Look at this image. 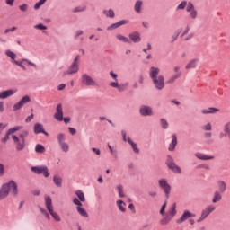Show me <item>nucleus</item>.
Here are the masks:
<instances>
[{
	"label": "nucleus",
	"instance_id": "09e8293b",
	"mask_svg": "<svg viewBox=\"0 0 230 230\" xmlns=\"http://www.w3.org/2000/svg\"><path fill=\"white\" fill-rule=\"evenodd\" d=\"M225 134L230 137V123L225 125Z\"/></svg>",
	"mask_w": 230,
	"mask_h": 230
},
{
	"label": "nucleus",
	"instance_id": "4d7b16f0",
	"mask_svg": "<svg viewBox=\"0 0 230 230\" xmlns=\"http://www.w3.org/2000/svg\"><path fill=\"white\" fill-rule=\"evenodd\" d=\"M74 204H75V206H77V208H82V202L78 200V199H74L73 200Z\"/></svg>",
	"mask_w": 230,
	"mask_h": 230
},
{
	"label": "nucleus",
	"instance_id": "f257e3e1",
	"mask_svg": "<svg viewBox=\"0 0 230 230\" xmlns=\"http://www.w3.org/2000/svg\"><path fill=\"white\" fill-rule=\"evenodd\" d=\"M161 70L157 67L152 66L149 70V76L153 80V84L158 91L164 89V76L158 75Z\"/></svg>",
	"mask_w": 230,
	"mask_h": 230
},
{
	"label": "nucleus",
	"instance_id": "052dcab7",
	"mask_svg": "<svg viewBox=\"0 0 230 230\" xmlns=\"http://www.w3.org/2000/svg\"><path fill=\"white\" fill-rule=\"evenodd\" d=\"M181 34V31H178L174 33L172 36V42H175V40L179 38V35Z\"/></svg>",
	"mask_w": 230,
	"mask_h": 230
},
{
	"label": "nucleus",
	"instance_id": "6ab92c4d",
	"mask_svg": "<svg viewBox=\"0 0 230 230\" xmlns=\"http://www.w3.org/2000/svg\"><path fill=\"white\" fill-rule=\"evenodd\" d=\"M193 217H195V214H192L190 211L186 210L181 215V218L177 220V222H178V224H182V222H186V220H188V218H191Z\"/></svg>",
	"mask_w": 230,
	"mask_h": 230
},
{
	"label": "nucleus",
	"instance_id": "3c124183",
	"mask_svg": "<svg viewBox=\"0 0 230 230\" xmlns=\"http://www.w3.org/2000/svg\"><path fill=\"white\" fill-rule=\"evenodd\" d=\"M34 28H35V30H48V27H46L42 23H39V24L35 25Z\"/></svg>",
	"mask_w": 230,
	"mask_h": 230
},
{
	"label": "nucleus",
	"instance_id": "5701e85b",
	"mask_svg": "<svg viewBox=\"0 0 230 230\" xmlns=\"http://www.w3.org/2000/svg\"><path fill=\"white\" fill-rule=\"evenodd\" d=\"M129 39L132 40V42H141V35L139 32L135 31L129 34Z\"/></svg>",
	"mask_w": 230,
	"mask_h": 230
},
{
	"label": "nucleus",
	"instance_id": "603ef678",
	"mask_svg": "<svg viewBox=\"0 0 230 230\" xmlns=\"http://www.w3.org/2000/svg\"><path fill=\"white\" fill-rule=\"evenodd\" d=\"M164 211H166V202H164L163 204V206L161 207V209H160V215H162L163 217H164V215L166 213H164Z\"/></svg>",
	"mask_w": 230,
	"mask_h": 230
},
{
	"label": "nucleus",
	"instance_id": "338daca9",
	"mask_svg": "<svg viewBox=\"0 0 230 230\" xmlns=\"http://www.w3.org/2000/svg\"><path fill=\"white\" fill-rule=\"evenodd\" d=\"M121 135L123 137V141H128V137H127V132L121 131Z\"/></svg>",
	"mask_w": 230,
	"mask_h": 230
},
{
	"label": "nucleus",
	"instance_id": "0e129e2a",
	"mask_svg": "<svg viewBox=\"0 0 230 230\" xmlns=\"http://www.w3.org/2000/svg\"><path fill=\"white\" fill-rule=\"evenodd\" d=\"M80 35H84V31H77L75 35V39H78Z\"/></svg>",
	"mask_w": 230,
	"mask_h": 230
},
{
	"label": "nucleus",
	"instance_id": "680f3d73",
	"mask_svg": "<svg viewBox=\"0 0 230 230\" xmlns=\"http://www.w3.org/2000/svg\"><path fill=\"white\" fill-rule=\"evenodd\" d=\"M4 175V165L0 164V177H3Z\"/></svg>",
	"mask_w": 230,
	"mask_h": 230
},
{
	"label": "nucleus",
	"instance_id": "9d476101",
	"mask_svg": "<svg viewBox=\"0 0 230 230\" xmlns=\"http://www.w3.org/2000/svg\"><path fill=\"white\" fill-rule=\"evenodd\" d=\"M110 75L111 78H113V80H115L114 82L110 83V87H114L115 89H118L119 93H123L127 87V84H118V75L112 71L110 72Z\"/></svg>",
	"mask_w": 230,
	"mask_h": 230
},
{
	"label": "nucleus",
	"instance_id": "2eb2a0df",
	"mask_svg": "<svg viewBox=\"0 0 230 230\" xmlns=\"http://www.w3.org/2000/svg\"><path fill=\"white\" fill-rule=\"evenodd\" d=\"M139 114L144 117L152 116L154 114V110L148 105H142L139 108Z\"/></svg>",
	"mask_w": 230,
	"mask_h": 230
},
{
	"label": "nucleus",
	"instance_id": "49530a36",
	"mask_svg": "<svg viewBox=\"0 0 230 230\" xmlns=\"http://www.w3.org/2000/svg\"><path fill=\"white\" fill-rule=\"evenodd\" d=\"M187 4H188V2L183 1V2H181V3L176 7V10H184V8H186Z\"/></svg>",
	"mask_w": 230,
	"mask_h": 230
},
{
	"label": "nucleus",
	"instance_id": "f3484780",
	"mask_svg": "<svg viewBox=\"0 0 230 230\" xmlns=\"http://www.w3.org/2000/svg\"><path fill=\"white\" fill-rule=\"evenodd\" d=\"M17 93V89H9L3 92H0V100H6V98H10V96H13V94Z\"/></svg>",
	"mask_w": 230,
	"mask_h": 230
},
{
	"label": "nucleus",
	"instance_id": "f704fd0d",
	"mask_svg": "<svg viewBox=\"0 0 230 230\" xmlns=\"http://www.w3.org/2000/svg\"><path fill=\"white\" fill-rule=\"evenodd\" d=\"M103 14L106 16V17H110V19H114V10L112 9H110V10H104L103 11Z\"/></svg>",
	"mask_w": 230,
	"mask_h": 230
},
{
	"label": "nucleus",
	"instance_id": "423d86ee",
	"mask_svg": "<svg viewBox=\"0 0 230 230\" xmlns=\"http://www.w3.org/2000/svg\"><path fill=\"white\" fill-rule=\"evenodd\" d=\"M165 164L169 170L172 171L173 173L181 174L182 172V170L179 165H177V164H175V161L172 155H167Z\"/></svg>",
	"mask_w": 230,
	"mask_h": 230
},
{
	"label": "nucleus",
	"instance_id": "7c9ffc66",
	"mask_svg": "<svg viewBox=\"0 0 230 230\" xmlns=\"http://www.w3.org/2000/svg\"><path fill=\"white\" fill-rule=\"evenodd\" d=\"M116 39L118 40H119L120 42H125L127 44H130V40L128 38L123 36L122 34H117Z\"/></svg>",
	"mask_w": 230,
	"mask_h": 230
},
{
	"label": "nucleus",
	"instance_id": "a211bd4d",
	"mask_svg": "<svg viewBox=\"0 0 230 230\" xmlns=\"http://www.w3.org/2000/svg\"><path fill=\"white\" fill-rule=\"evenodd\" d=\"M173 71L174 73H176L174 75H172L168 81L167 84H173L175 82V80H177L178 78H181V67L180 66H174L173 67Z\"/></svg>",
	"mask_w": 230,
	"mask_h": 230
},
{
	"label": "nucleus",
	"instance_id": "ea45409f",
	"mask_svg": "<svg viewBox=\"0 0 230 230\" xmlns=\"http://www.w3.org/2000/svg\"><path fill=\"white\" fill-rule=\"evenodd\" d=\"M117 190L119 193V197H120V199L125 198V192H123V185H118L117 186Z\"/></svg>",
	"mask_w": 230,
	"mask_h": 230
},
{
	"label": "nucleus",
	"instance_id": "58836bf2",
	"mask_svg": "<svg viewBox=\"0 0 230 230\" xmlns=\"http://www.w3.org/2000/svg\"><path fill=\"white\" fill-rule=\"evenodd\" d=\"M59 146L62 152H65V153L69 152V144L63 142L62 144H59Z\"/></svg>",
	"mask_w": 230,
	"mask_h": 230
},
{
	"label": "nucleus",
	"instance_id": "a19ab883",
	"mask_svg": "<svg viewBox=\"0 0 230 230\" xmlns=\"http://www.w3.org/2000/svg\"><path fill=\"white\" fill-rule=\"evenodd\" d=\"M160 125H161L162 128H164V130H166V128H168V127H169V124H168V121L166 120V119H161Z\"/></svg>",
	"mask_w": 230,
	"mask_h": 230
},
{
	"label": "nucleus",
	"instance_id": "a878e982",
	"mask_svg": "<svg viewBox=\"0 0 230 230\" xmlns=\"http://www.w3.org/2000/svg\"><path fill=\"white\" fill-rule=\"evenodd\" d=\"M218 108H206L201 110V114H217Z\"/></svg>",
	"mask_w": 230,
	"mask_h": 230
},
{
	"label": "nucleus",
	"instance_id": "2f4dec72",
	"mask_svg": "<svg viewBox=\"0 0 230 230\" xmlns=\"http://www.w3.org/2000/svg\"><path fill=\"white\" fill-rule=\"evenodd\" d=\"M5 55L9 58H11V60H13V64H15V62H17V60H15V58H17V55H15V53L12 52V50H6Z\"/></svg>",
	"mask_w": 230,
	"mask_h": 230
},
{
	"label": "nucleus",
	"instance_id": "f03ea898",
	"mask_svg": "<svg viewBox=\"0 0 230 230\" xmlns=\"http://www.w3.org/2000/svg\"><path fill=\"white\" fill-rule=\"evenodd\" d=\"M12 193L14 197H17V183L15 181H11L8 183L4 184L0 189V200H3V199H6L8 197L9 193Z\"/></svg>",
	"mask_w": 230,
	"mask_h": 230
},
{
	"label": "nucleus",
	"instance_id": "dca6fc26",
	"mask_svg": "<svg viewBox=\"0 0 230 230\" xmlns=\"http://www.w3.org/2000/svg\"><path fill=\"white\" fill-rule=\"evenodd\" d=\"M54 119H57V121H64V110L62 104H58Z\"/></svg>",
	"mask_w": 230,
	"mask_h": 230
},
{
	"label": "nucleus",
	"instance_id": "f8f14e48",
	"mask_svg": "<svg viewBox=\"0 0 230 230\" xmlns=\"http://www.w3.org/2000/svg\"><path fill=\"white\" fill-rule=\"evenodd\" d=\"M14 64L16 66H18L19 67H21V69H22V71H26V66H24V65L22 64H26V66H30L31 67H34L36 69L37 65L26 58H22L21 61H14Z\"/></svg>",
	"mask_w": 230,
	"mask_h": 230
},
{
	"label": "nucleus",
	"instance_id": "393cba45",
	"mask_svg": "<svg viewBox=\"0 0 230 230\" xmlns=\"http://www.w3.org/2000/svg\"><path fill=\"white\" fill-rule=\"evenodd\" d=\"M175 146H177V135L173 134L172 140L170 143L169 147H168L169 152H174Z\"/></svg>",
	"mask_w": 230,
	"mask_h": 230
},
{
	"label": "nucleus",
	"instance_id": "cd10ccee",
	"mask_svg": "<svg viewBox=\"0 0 230 230\" xmlns=\"http://www.w3.org/2000/svg\"><path fill=\"white\" fill-rule=\"evenodd\" d=\"M128 143L131 146L132 150L135 154H139V148H137V144L134 143L130 137H128Z\"/></svg>",
	"mask_w": 230,
	"mask_h": 230
},
{
	"label": "nucleus",
	"instance_id": "b1692460",
	"mask_svg": "<svg viewBox=\"0 0 230 230\" xmlns=\"http://www.w3.org/2000/svg\"><path fill=\"white\" fill-rule=\"evenodd\" d=\"M222 193L223 192H219L218 190L214 191L212 198L213 204H217V202H220V200H222Z\"/></svg>",
	"mask_w": 230,
	"mask_h": 230
},
{
	"label": "nucleus",
	"instance_id": "473e14b6",
	"mask_svg": "<svg viewBox=\"0 0 230 230\" xmlns=\"http://www.w3.org/2000/svg\"><path fill=\"white\" fill-rule=\"evenodd\" d=\"M45 152H46V148L44 147V146L40 144L36 145V147H35L36 154H44Z\"/></svg>",
	"mask_w": 230,
	"mask_h": 230
},
{
	"label": "nucleus",
	"instance_id": "c03bdc74",
	"mask_svg": "<svg viewBox=\"0 0 230 230\" xmlns=\"http://www.w3.org/2000/svg\"><path fill=\"white\" fill-rule=\"evenodd\" d=\"M188 13H190V19H197V15H198L197 10L192 9L190 11H188Z\"/></svg>",
	"mask_w": 230,
	"mask_h": 230
},
{
	"label": "nucleus",
	"instance_id": "774afa93",
	"mask_svg": "<svg viewBox=\"0 0 230 230\" xmlns=\"http://www.w3.org/2000/svg\"><path fill=\"white\" fill-rule=\"evenodd\" d=\"M34 115L31 114L29 117L26 118L25 122L26 123H30V121H31V119H33Z\"/></svg>",
	"mask_w": 230,
	"mask_h": 230
},
{
	"label": "nucleus",
	"instance_id": "39448f33",
	"mask_svg": "<svg viewBox=\"0 0 230 230\" xmlns=\"http://www.w3.org/2000/svg\"><path fill=\"white\" fill-rule=\"evenodd\" d=\"M45 207L54 220H56V222H60V216H58L53 209V201L51 200V197L45 196Z\"/></svg>",
	"mask_w": 230,
	"mask_h": 230
},
{
	"label": "nucleus",
	"instance_id": "4468645a",
	"mask_svg": "<svg viewBox=\"0 0 230 230\" xmlns=\"http://www.w3.org/2000/svg\"><path fill=\"white\" fill-rule=\"evenodd\" d=\"M31 172L37 173L38 175H40V173H42L44 177H49V172L47 166L31 167Z\"/></svg>",
	"mask_w": 230,
	"mask_h": 230
},
{
	"label": "nucleus",
	"instance_id": "5fc2aeb1",
	"mask_svg": "<svg viewBox=\"0 0 230 230\" xmlns=\"http://www.w3.org/2000/svg\"><path fill=\"white\" fill-rule=\"evenodd\" d=\"M187 12H190L191 10H195V6L191 2H189L186 8Z\"/></svg>",
	"mask_w": 230,
	"mask_h": 230
},
{
	"label": "nucleus",
	"instance_id": "c756f323",
	"mask_svg": "<svg viewBox=\"0 0 230 230\" xmlns=\"http://www.w3.org/2000/svg\"><path fill=\"white\" fill-rule=\"evenodd\" d=\"M143 6V1L138 0L135 3L134 10L137 13H141V8Z\"/></svg>",
	"mask_w": 230,
	"mask_h": 230
},
{
	"label": "nucleus",
	"instance_id": "864d4df0",
	"mask_svg": "<svg viewBox=\"0 0 230 230\" xmlns=\"http://www.w3.org/2000/svg\"><path fill=\"white\" fill-rule=\"evenodd\" d=\"M40 213H42V215H44L45 217H47L48 220H49L50 217L48 211H46V209L40 208Z\"/></svg>",
	"mask_w": 230,
	"mask_h": 230
},
{
	"label": "nucleus",
	"instance_id": "8fccbe9b",
	"mask_svg": "<svg viewBox=\"0 0 230 230\" xmlns=\"http://www.w3.org/2000/svg\"><path fill=\"white\" fill-rule=\"evenodd\" d=\"M212 128H213V126H211V123H207L202 127V130H207V131L212 130Z\"/></svg>",
	"mask_w": 230,
	"mask_h": 230
},
{
	"label": "nucleus",
	"instance_id": "1a4fd4ad",
	"mask_svg": "<svg viewBox=\"0 0 230 230\" xmlns=\"http://www.w3.org/2000/svg\"><path fill=\"white\" fill-rule=\"evenodd\" d=\"M80 61V55H77L73 63L71 64V66L68 67V70L66 72H64V76H66V75H76V73H78L79 71V65L78 62Z\"/></svg>",
	"mask_w": 230,
	"mask_h": 230
},
{
	"label": "nucleus",
	"instance_id": "6e6552de",
	"mask_svg": "<svg viewBox=\"0 0 230 230\" xmlns=\"http://www.w3.org/2000/svg\"><path fill=\"white\" fill-rule=\"evenodd\" d=\"M158 186L163 190L166 199H169L170 193H172V186L168 183V180L164 178L158 180Z\"/></svg>",
	"mask_w": 230,
	"mask_h": 230
},
{
	"label": "nucleus",
	"instance_id": "6e6d98bb",
	"mask_svg": "<svg viewBox=\"0 0 230 230\" xmlns=\"http://www.w3.org/2000/svg\"><path fill=\"white\" fill-rule=\"evenodd\" d=\"M19 10H21V12H28V4H23L20 5Z\"/></svg>",
	"mask_w": 230,
	"mask_h": 230
},
{
	"label": "nucleus",
	"instance_id": "bf43d9fd",
	"mask_svg": "<svg viewBox=\"0 0 230 230\" xmlns=\"http://www.w3.org/2000/svg\"><path fill=\"white\" fill-rule=\"evenodd\" d=\"M116 28H119V26H118V22H117V23H113V24L110 25V26L107 28V30H108V31H111V30H116Z\"/></svg>",
	"mask_w": 230,
	"mask_h": 230
},
{
	"label": "nucleus",
	"instance_id": "aec40b11",
	"mask_svg": "<svg viewBox=\"0 0 230 230\" xmlns=\"http://www.w3.org/2000/svg\"><path fill=\"white\" fill-rule=\"evenodd\" d=\"M194 155L195 157H197V159H199L200 161H211L215 159V156H209L200 152H196Z\"/></svg>",
	"mask_w": 230,
	"mask_h": 230
},
{
	"label": "nucleus",
	"instance_id": "69168bd1",
	"mask_svg": "<svg viewBox=\"0 0 230 230\" xmlns=\"http://www.w3.org/2000/svg\"><path fill=\"white\" fill-rule=\"evenodd\" d=\"M92 151H93V153L96 154V155H100V154H102V151H100V149L96 147H93Z\"/></svg>",
	"mask_w": 230,
	"mask_h": 230
},
{
	"label": "nucleus",
	"instance_id": "ddd939ff",
	"mask_svg": "<svg viewBox=\"0 0 230 230\" xmlns=\"http://www.w3.org/2000/svg\"><path fill=\"white\" fill-rule=\"evenodd\" d=\"M31 102V99L30 98V95H24L19 102L13 106V111H19V109H22V107H24L25 103H30Z\"/></svg>",
	"mask_w": 230,
	"mask_h": 230
},
{
	"label": "nucleus",
	"instance_id": "79ce46f5",
	"mask_svg": "<svg viewBox=\"0 0 230 230\" xmlns=\"http://www.w3.org/2000/svg\"><path fill=\"white\" fill-rule=\"evenodd\" d=\"M58 141L59 145H62V143H66V135L63 133H59L58 135Z\"/></svg>",
	"mask_w": 230,
	"mask_h": 230
},
{
	"label": "nucleus",
	"instance_id": "72a5a7b5",
	"mask_svg": "<svg viewBox=\"0 0 230 230\" xmlns=\"http://www.w3.org/2000/svg\"><path fill=\"white\" fill-rule=\"evenodd\" d=\"M77 212L81 217H84V218H87L89 217V214H87V211H85V208H83L82 207H76Z\"/></svg>",
	"mask_w": 230,
	"mask_h": 230
},
{
	"label": "nucleus",
	"instance_id": "4c0bfd02",
	"mask_svg": "<svg viewBox=\"0 0 230 230\" xmlns=\"http://www.w3.org/2000/svg\"><path fill=\"white\" fill-rule=\"evenodd\" d=\"M195 67H197V61L191 60L186 65L185 69H195Z\"/></svg>",
	"mask_w": 230,
	"mask_h": 230
},
{
	"label": "nucleus",
	"instance_id": "9b49d317",
	"mask_svg": "<svg viewBox=\"0 0 230 230\" xmlns=\"http://www.w3.org/2000/svg\"><path fill=\"white\" fill-rule=\"evenodd\" d=\"M215 209H217V207H215V205L207 206L201 211V215H200L199 218L197 220V222H202V221L206 220V217H209V215H211V213H213V211H215Z\"/></svg>",
	"mask_w": 230,
	"mask_h": 230
},
{
	"label": "nucleus",
	"instance_id": "c9c22d12",
	"mask_svg": "<svg viewBox=\"0 0 230 230\" xmlns=\"http://www.w3.org/2000/svg\"><path fill=\"white\" fill-rule=\"evenodd\" d=\"M75 195L78 197L80 202H85V195L82 190L75 191Z\"/></svg>",
	"mask_w": 230,
	"mask_h": 230
},
{
	"label": "nucleus",
	"instance_id": "a18cd8bd",
	"mask_svg": "<svg viewBox=\"0 0 230 230\" xmlns=\"http://www.w3.org/2000/svg\"><path fill=\"white\" fill-rule=\"evenodd\" d=\"M44 3H46V0H40L39 2H37L34 4V10H39V8H40L42 4H44Z\"/></svg>",
	"mask_w": 230,
	"mask_h": 230
},
{
	"label": "nucleus",
	"instance_id": "e2e57ef3",
	"mask_svg": "<svg viewBox=\"0 0 230 230\" xmlns=\"http://www.w3.org/2000/svg\"><path fill=\"white\" fill-rule=\"evenodd\" d=\"M15 30H17V27H12V28H9V29H6L4 31V33H10V31H15Z\"/></svg>",
	"mask_w": 230,
	"mask_h": 230
},
{
	"label": "nucleus",
	"instance_id": "13d9d810",
	"mask_svg": "<svg viewBox=\"0 0 230 230\" xmlns=\"http://www.w3.org/2000/svg\"><path fill=\"white\" fill-rule=\"evenodd\" d=\"M128 22L127 20H122V21L118 22L117 25L119 28V26H125V24H128Z\"/></svg>",
	"mask_w": 230,
	"mask_h": 230
},
{
	"label": "nucleus",
	"instance_id": "0eeeda50",
	"mask_svg": "<svg viewBox=\"0 0 230 230\" xmlns=\"http://www.w3.org/2000/svg\"><path fill=\"white\" fill-rule=\"evenodd\" d=\"M81 84L85 85V87H96L98 85L96 80H94V78L88 74H83L81 75Z\"/></svg>",
	"mask_w": 230,
	"mask_h": 230
},
{
	"label": "nucleus",
	"instance_id": "4be33fe9",
	"mask_svg": "<svg viewBox=\"0 0 230 230\" xmlns=\"http://www.w3.org/2000/svg\"><path fill=\"white\" fill-rule=\"evenodd\" d=\"M227 190V184L224 181H217V191L220 193H226V190Z\"/></svg>",
	"mask_w": 230,
	"mask_h": 230
},
{
	"label": "nucleus",
	"instance_id": "7ed1b4c3",
	"mask_svg": "<svg viewBox=\"0 0 230 230\" xmlns=\"http://www.w3.org/2000/svg\"><path fill=\"white\" fill-rule=\"evenodd\" d=\"M28 134H30L28 130H23L18 137L12 135L16 152H22L26 148V137H28Z\"/></svg>",
	"mask_w": 230,
	"mask_h": 230
},
{
	"label": "nucleus",
	"instance_id": "412c9836",
	"mask_svg": "<svg viewBox=\"0 0 230 230\" xmlns=\"http://www.w3.org/2000/svg\"><path fill=\"white\" fill-rule=\"evenodd\" d=\"M34 134H45V136H48V132L44 130V126L39 123L34 125Z\"/></svg>",
	"mask_w": 230,
	"mask_h": 230
},
{
	"label": "nucleus",
	"instance_id": "bb28decb",
	"mask_svg": "<svg viewBox=\"0 0 230 230\" xmlns=\"http://www.w3.org/2000/svg\"><path fill=\"white\" fill-rule=\"evenodd\" d=\"M116 205L122 213H125V211H127V204L123 202V200H117Z\"/></svg>",
	"mask_w": 230,
	"mask_h": 230
},
{
	"label": "nucleus",
	"instance_id": "20e7f679",
	"mask_svg": "<svg viewBox=\"0 0 230 230\" xmlns=\"http://www.w3.org/2000/svg\"><path fill=\"white\" fill-rule=\"evenodd\" d=\"M177 215V204L171 205L167 212L164 215V217L160 220L161 226H168L173 219V217Z\"/></svg>",
	"mask_w": 230,
	"mask_h": 230
},
{
	"label": "nucleus",
	"instance_id": "c85d7f7f",
	"mask_svg": "<svg viewBox=\"0 0 230 230\" xmlns=\"http://www.w3.org/2000/svg\"><path fill=\"white\" fill-rule=\"evenodd\" d=\"M53 182L58 188H62V177L58 175H55L53 177Z\"/></svg>",
	"mask_w": 230,
	"mask_h": 230
},
{
	"label": "nucleus",
	"instance_id": "37998d69",
	"mask_svg": "<svg viewBox=\"0 0 230 230\" xmlns=\"http://www.w3.org/2000/svg\"><path fill=\"white\" fill-rule=\"evenodd\" d=\"M23 127L22 126H16L13 128H11L9 130L12 134H15V132H19V130H22Z\"/></svg>",
	"mask_w": 230,
	"mask_h": 230
},
{
	"label": "nucleus",
	"instance_id": "de8ad7c7",
	"mask_svg": "<svg viewBox=\"0 0 230 230\" xmlns=\"http://www.w3.org/2000/svg\"><path fill=\"white\" fill-rule=\"evenodd\" d=\"M13 133L10 132V129L6 132L4 138H2V143H6L8 139H10V136H12Z\"/></svg>",
	"mask_w": 230,
	"mask_h": 230
},
{
	"label": "nucleus",
	"instance_id": "e433bc0d",
	"mask_svg": "<svg viewBox=\"0 0 230 230\" xmlns=\"http://www.w3.org/2000/svg\"><path fill=\"white\" fill-rule=\"evenodd\" d=\"M85 10H87V6H85V5H79V6L75 7L73 9V13H78V12H85Z\"/></svg>",
	"mask_w": 230,
	"mask_h": 230
}]
</instances>
